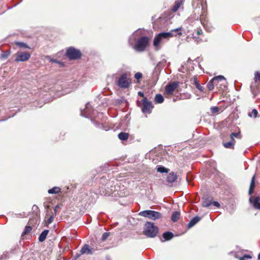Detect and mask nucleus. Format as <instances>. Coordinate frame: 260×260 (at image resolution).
Segmentation results:
<instances>
[{
	"instance_id": "34",
	"label": "nucleus",
	"mask_w": 260,
	"mask_h": 260,
	"mask_svg": "<svg viewBox=\"0 0 260 260\" xmlns=\"http://www.w3.org/2000/svg\"><path fill=\"white\" fill-rule=\"evenodd\" d=\"M226 87L227 83L224 84L223 82H220L217 87L219 89V90H224L226 88Z\"/></svg>"
},
{
	"instance_id": "23",
	"label": "nucleus",
	"mask_w": 260,
	"mask_h": 260,
	"mask_svg": "<svg viewBox=\"0 0 260 260\" xmlns=\"http://www.w3.org/2000/svg\"><path fill=\"white\" fill-rule=\"evenodd\" d=\"M118 137L120 140L125 141L128 139L129 134L127 133L121 132L118 135Z\"/></svg>"
},
{
	"instance_id": "39",
	"label": "nucleus",
	"mask_w": 260,
	"mask_h": 260,
	"mask_svg": "<svg viewBox=\"0 0 260 260\" xmlns=\"http://www.w3.org/2000/svg\"><path fill=\"white\" fill-rule=\"evenodd\" d=\"M139 30H137V31H136L132 36H131V37L129 38V42L130 43H132V40L133 41H134L136 40V38H135L134 37L135 36H137L138 33L139 32Z\"/></svg>"
},
{
	"instance_id": "42",
	"label": "nucleus",
	"mask_w": 260,
	"mask_h": 260,
	"mask_svg": "<svg viewBox=\"0 0 260 260\" xmlns=\"http://www.w3.org/2000/svg\"><path fill=\"white\" fill-rule=\"evenodd\" d=\"M50 61L51 62H54V63H58L59 64H60V66H62L63 65V63L57 60V59H51L50 58Z\"/></svg>"
},
{
	"instance_id": "25",
	"label": "nucleus",
	"mask_w": 260,
	"mask_h": 260,
	"mask_svg": "<svg viewBox=\"0 0 260 260\" xmlns=\"http://www.w3.org/2000/svg\"><path fill=\"white\" fill-rule=\"evenodd\" d=\"M182 3V2L181 0H176L175 2L174 6L172 8V11L174 12H176L178 10Z\"/></svg>"
},
{
	"instance_id": "6",
	"label": "nucleus",
	"mask_w": 260,
	"mask_h": 260,
	"mask_svg": "<svg viewBox=\"0 0 260 260\" xmlns=\"http://www.w3.org/2000/svg\"><path fill=\"white\" fill-rule=\"evenodd\" d=\"M67 56L71 59H78L81 56V53L79 50L73 47H70L67 50Z\"/></svg>"
},
{
	"instance_id": "19",
	"label": "nucleus",
	"mask_w": 260,
	"mask_h": 260,
	"mask_svg": "<svg viewBox=\"0 0 260 260\" xmlns=\"http://www.w3.org/2000/svg\"><path fill=\"white\" fill-rule=\"evenodd\" d=\"M174 237V234L171 232H167L162 234V237L165 239V241H168L172 239ZM161 241H164L162 240Z\"/></svg>"
},
{
	"instance_id": "32",
	"label": "nucleus",
	"mask_w": 260,
	"mask_h": 260,
	"mask_svg": "<svg viewBox=\"0 0 260 260\" xmlns=\"http://www.w3.org/2000/svg\"><path fill=\"white\" fill-rule=\"evenodd\" d=\"M169 169L163 166H157V171L160 173H168Z\"/></svg>"
},
{
	"instance_id": "43",
	"label": "nucleus",
	"mask_w": 260,
	"mask_h": 260,
	"mask_svg": "<svg viewBox=\"0 0 260 260\" xmlns=\"http://www.w3.org/2000/svg\"><path fill=\"white\" fill-rule=\"evenodd\" d=\"M58 208H59V205H57L55 206L54 209V212L52 213V215H54V216H55L56 215Z\"/></svg>"
},
{
	"instance_id": "26",
	"label": "nucleus",
	"mask_w": 260,
	"mask_h": 260,
	"mask_svg": "<svg viewBox=\"0 0 260 260\" xmlns=\"http://www.w3.org/2000/svg\"><path fill=\"white\" fill-rule=\"evenodd\" d=\"M60 188L59 187H54L51 189H50L48 190V192L50 194H56L59 193L60 191Z\"/></svg>"
},
{
	"instance_id": "35",
	"label": "nucleus",
	"mask_w": 260,
	"mask_h": 260,
	"mask_svg": "<svg viewBox=\"0 0 260 260\" xmlns=\"http://www.w3.org/2000/svg\"><path fill=\"white\" fill-rule=\"evenodd\" d=\"M10 54V51H7L3 53L1 55V58L3 59H6Z\"/></svg>"
},
{
	"instance_id": "16",
	"label": "nucleus",
	"mask_w": 260,
	"mask_h": 260,
	"mask_svg": "<svg viewBox=\"0 0 260 260\" xmlns=\"http://www.w3.org/2000/svg\"><path fill=\"white\" fill-rule=\"evenodd\" d=\"M200 21L204 28L208 32H211L212 31V27L209 26L208 22H207L205 19H203L202 17H201Z\"/></svg>"
},
{
	"instance_id": "40",
	"label": "nucleus",
	"mask_w": 260,
	"mask_h": 260,
	"mask_svg": "<svg viewBox=\"0 0 260 260\" xmlns=\"http://www.w3.org/2000/svg\"><path fill=\"white\" fill-rule=\"evenodd\" d=\"M142 77V74L140 72H137L135 74V78L137 80V82L139 83V80Z\"/></svg>"
},
{
	"instance_id": "33",
	"label": "nucleus",
	"mask_w": 260,
	"mask_h": 260,
	"mask_svg": "<svg viewBox=\"0 0 260 260\" xmlns=\"http://www.w3.org/2000/svg\"><path fill=\"white\" fill-rule=\"evenodd\" d=\"M231 139L232 140H235L234 138H237L240 139V132L238 133H232L231 134Z\"/></svg>"
},
{
	"instance_id": "29",
	"label": "nucleus",
	"mask_w": 260,
	"mask_h": 260,
	"mask_svg": "<svg viewBox=\"0 0 260 260\" xmlns=\"http://www.w3.org/2000/svg\"><path fill=\"white\" fill-rule=\"evenodd\" d=\"M212 202L210 200L205 199L202 203V206L204 207H209L212 205Z\"/></svg>"
},
{
	"instance_id": "24",
	"label": "nucleus",
	"mask_w": 260,
	"mask_h": 260,
	"mask_svg": "<svg viewBox=\"0 0 260 260\" xmlns=\"http://www.w3.org/2000/svg\"><path fill=\"white\" fill-rule=\"evenodd\" d=\"M180 216V213L178 211L173 212L171 216V220L175 222L178 221Z\"/></svg>"
},
{
	"instance_id": "56",
	"label": "nucleus",
	"mask_w": 260,
	"mask_h": 260,
	"mask_svg": "<svg viewBox=\"0 0 260 260\" xmlns=\"http://www.w3.org/2000/svg\"><path fill=\"white\" fill-rule=\"evenodd\" d=\"M2 257H3V256H1V257H0V259H1V258H2Z\"/></svg>"
},
{
	"instance_id": "53",
	"label": "nucleus",
	"mask_w": 260,
	"mask_h": 260,
	"mask_svg": "<svg viewBox=\"0 0 260 260\" xmlns=\"http://www.w3.org/2000/svg\"><path fill=\"white\" fill-rule=\"evenodd\" d=\"M257 259H258V260H260V253H259L258 254V255Z\"/></svg>"
},
{
	"instance_id": "41",
	"label": "nucleus",
	"mask_w": 260,
	"mask_h": 260,
	"mask_svg": "<svg viewBox=\"0 0 260 260\" xmlns=\"http://www.w3.org/2000/svg\"><path fill=\"white\" fill-rule=\"evenodd\" d=\"M109 235L110 234L109 233H104L102 236V240L103 241L106 240L109 236Z\"/></svg>"
},
{
	"instance_id": "51",
	"label": "nucleus",
	"mask_w": 260,
	"mask_h": 260,
	"mask_svg": "<svg viewBox=\"0 0 260 260\" xmlns=\"http://www.w3.org/2000/svg\"><path fill=\"white\" fill-rule=\"evenodd\" d=\"M162 62L166 63L167 62V60L165 59H162L161 60Z\"/></svg>"
},
{
	"instance_id": "54",
	"label": "nucleus",
	"mask_w": 260,
	"mask_h": 260,
	"mask_svg": "<svg viewBox=\"0 0 260 260\" xmlns=\"http://www.w3.org/2000/svg\"><path fill=\"white\" fill-rule=\"evenodd\" d=\"M4 120H5V119H1V120H0V121H4Z\"/></svg>"
},
{
	"instance_id": "7",
	"label": "nucleus",
	"mask_w": 260,
	"mask_h": 260,
	"mask_svg": "<svg viewBox=\"0 0 260 260\" xmlns=\"http://www.w3.org/2000/svg\"><path fill=\"white\" fill-rule=\"evenodd\" d=\"M30 57V54L27 52L18 51L16 53V57L14 61L15 62H23L27 61Z\"/></svg>"
},
{
	"instance_id": "44",
	"label": "nucleus",
	"mask_w": 260,
	"mask_h": 260,
	"mask_svg": "<svg viewBox=\"0 0 260 260\" xmlns=\"http://www.w3.org/2000/svg\"><path fill=\"white\" fill-rule=\"evenodd\" d=\"M54 217V215H51L49 217V218L48 219L47 223L48 224H50L53 221Z\"/></svg>"
},
{
	"instance_id": "31",
	"label": "nucleus",
	"mask_w": 260,
	"mask_h": 260,
	"mask_svg": "<svg viewBox=\"0 0 260 260\" xmlns=\"http://www.w3.org/2000/svg\"><path fill=\"white\" fill-rule=\"evenodd\" d=\"M254 179H255V177L254 176H253L251 181V183H250V187H249V194L252 193L253 191V188L255 186Z\"/></svg>"
},
{
	"instance_id": "28",
	"label": "nucleus",
	"mask_w": 260,
	"mask_h": 260,
	"mask_svg": "<svg viewBox=\"0 0 260 260\" xmlns=\"http://www.w3.org/2000/svg\"><path fill=\"white\" fill-rule=\"evenodd\" d=\"M193 82L197 89H198L199 90L201 91H203L204 88L200 85L199 82L196 77H194L193 78Z\"/></svg>"
},
{
	"instance_id": "36",
	"label": "nucleus",
	"mask_w": 260,
	"mask_h": 260,
	"mask_svg": "<svg viewBox=\"0 0 260 260\" xmlns=\"http://www.w3.org/2000/svg\"><path fill=\"white\" fill-rule=\"evenodd\" d=\"M32 230V228L30 226H26L25 227L24 230L23 232V235H26L29 233Z\"/></svg>"
},
{
	"instance_id": "11",
	"label": "nucleus",
	"mask_w": 260,
	"mask_h": 260,
	"mask_svg": "<svg viewBox=\"0 0 260 260\" xmlns=\"http://www.w3.org/2000/svg\"><path fill=\"white\" fill-rule=\"evenodd\" d=\"M93 248H90L88 244H84L81 248L80 253L81 254H92L93 253Z\"/></svg>"
},
{
	"instance_id": "48",
	"label": "nucleus",
	"mask_w": 260,
	"mask_h": 260,
	"mask_svg": "<svg viewBox=\"0 0 260 260\" xmlns=\"http://www.w3.org/2000/svg\"><path fill=\"white\" fill-rule=\"evenodd\" d=\"M244 257L245 258H251V256L249 255H247V254H245L244 255Z\"/></svg>"
},
{
	"instance_id": "22",
	"label": "nucleus",
	"mask_w": 260,
	"mask_h": 260,
	"mask_svg": "<svg viewBox=\"0 0 260 260\" xmlns=\"http://www.w3.org/2000/svg\"><path fill=\"white\" fill-rule=\"evenodd\" d=\"M154 101L155 103L161 104L164 101V98L161 94H157L155 96Z\"/></svg>"
},
{
	"instance_id": "2",
	"label": "nucleus",
	"mask_w": 260,
	"mask_h": 260,
	"mask_svg": "<svg viewBox=\"0 0 260 260\" xmlns=\"http://www.w3.org/2000/svg\"><path fill=\"white\" fill-rule=\"evenodd\" d=\"M158 232V228L152 222H146L144 225V234L148 237L154 238Z\"/></svg>"
},
{
	"instance_id": "9",
	"label": "nucleus",
	"mask_w": 260,
	"mask_h": 260,
	"mask_svg": "<svg viewBox=\"0 0 260 260\" xmlns=\"http://www.w3.org/2000/svg\"><path fill=\"white\" fill-rule=\"evenodd\" d=\"M179 83L178 82H173L168 84L165 88V93L167 95L173 94L174 91L178 87Z\"/></svg>"
},
{
	"instance_id": "8",
	"label": "nucleus",
	"mask_w": 260,
	"mask_h": 260,
	"mask_svg": "<svg viewBox=\"0 0 260 260\" xmlns=\"http://www.w3.org/2000/svg\"><path fill=\"white\" fill-rule=\"evenodd\" d=\"M153 108V106L152 103L149 102L146 98H144L142 100V112L144 113H150Z\"/></svg>"
},
{
	"instance_id": "27",
	"label": "nucleus",
	"mask_w": 260,
	"mask_h": 260,
	"mask_svg": "<svg viewBox=\"0 0 260 260\" xmlns=\"http://www.w3.org/2000/svg\"><path fill=\"white\" fill-rule=\"evenodd\" d=\"M216 78H212L208 83L207 84V87L209 90H212L214 89V82H216Z\"/></svg>"
},
{
	"instance_id": "50",
	"label": "nucleus",
	"mask_w": 260,
	"mask_h": 260,
	"mask_svg": "<svg viewBox=\"0 0 260 260\" xmlns=\"http://www.w3.org/2000/svg\"><path fill=\"white\" fill-rule=\"evenodd\" d=\"M95 124L96 125L97 127H100V124L99 122H96L95 123Z\"/></svg>"
},
{
	"instance_id": "17",
	"label": "nucleus",
	"mask_w": 260,
	"mask_h": 260,
	"mask_svg": "<svg viewBox=\"0 0 260 260\" xmlns=\"http://www.w3.org/2000/svg\"><path fill=\"white\" fill-rule=\"evenodd\" d=\"M176 174L174 172H171L168 175L167 180L168 182L172 183L176 181Z\"/></svg>"
},
{
	"instance_id": "49",
	"label": "nucleus",
	"mask_w": 260,
	"mask_h": 260,
	"mask_svg": "<svg viewBox=\"0 0 260 260\" xmlns=\"http://www.w3.org/2000/svg\"><path fill=\"white\" fill-rule=\"evenodd\" d=\"M81 255V253H80V254H78V253H77V254L76 255V256H75V258L76 259V258H78V257H79Z\"/></svg>"
},
{
	"instance_id": "30",
	"label": "nucleus",
	"mask_w": 260,
	"mask_h": 260,
	"mask_svg": "<svg viewBox=\"0 0 260 260\" xmlns=\"http://www.w3.org/2000/svg\"><path fill=\"white\" fill-rule=\"evenodd\" d=\"M258 115V112L257 111L254 109H253L251 112H249L248 114V115L250 117H253L254 118H256Z\"/></svg>"
},
{
	"instance_id": "4",
	"label": "nucleus",
	"mask_w": 260,
	"mask_h": 260,
	"mask_svg": "<svg viewBox=\"0 0 260 260\" xmlns=\"http://www.w3.org/2000/svg\"><path fill=\"white\" fill-rule=\"evenodd\" d=\"M132 80L128 77L127 73L122 74L119 78L117 84L121 88H128L131 85Z\"/></svg>"
},
{
	"instance_id": "45",
	"label": "nucleus",
	"mask_w": 260,
	"mask_h": 260,
	"mask_svg": "<svg viewBox=\"0 0 260 260\" xmlns=\"http://www.w3.org/2000/svg\"><path fill=\"white\" fill-rule=\"evenodd\" d=\"M212 205H213V206L216 207H218L219 208V206H220V204L217 202V201H214V202H212Z\"/></svg>"
},
{
	"instance_id": "3",
	"label": "nucleus",
	"mask_w": 260,
	"mask_h": 260,
	"mask_svg": "<svg viewBox=\"0 0 260 260\" xmlns=\"http://www.w3.org/2000/svg\"><path fill=\"white\" fill-rule=\"evenodd\" d=\"M149 41V38L147 37H141L138 39L133 47L137 51L142 52L147 46Z\"/></svg>"
},
{
	"instance_id": "37",
	"label": "nucleus",
	"mask_w": 260,
	"mask_h": 260,
	"mask_svg": "<svg viewBox=\"0 0 260 260\" xmlns=\"http://www.w3.org/2000/svg\"><path fill=\"white\" fill-rule=\"evenodd\" d=\"M219 108L218 107H212L210 108L211 112L212 114L218 113L219 111Z\"/></svg>"
},
{
	"instance_id": "12",
	"label": "nucleus",
	"mask_w": 260,
	"mask_h": 260,
	"mask_svg": "<svg viewBox=\"0 0 260 260\" xmlns=\"http://www.w3.org/2000/svg\"><path fill=\"white\" fill-rule=\"evenodd\" d=\"M251 91L253 94V96L255 97L258 93L259 90L258 88V85L257 82H253L250 85Z\"/></svg>"
},
{
	"instance_id": "15",
	"label": "nucleus",
	"mask_w": 260,
	"mask_h": 260,
	"mask_svg": "<svg viewBox=\"0 0 260 260\" xmlns=\"http://www.w3.org/2000/svg\"><path fill=\"white\" fill-rule=\"evenodd\" d=\"M235 140L231 139L230 141L228 142H223V145L225 148L234 149L235 144Z\"/></svg>"
},
{
	"instance_id": "47",
	"label": "nucleus",
	"mask_w": 260,
	"mask_h": 260,
	"mask_svg": "<svg viewBox=\"0 0 260 260\" xmlns=\"http://www.w3.org/2000/svg\"><path fill=\"white\" fill-rule=\"evenodd\" d=\"M202 32H203L202 30V29H198V30H197V34H198V35H200L202 34Z\"/></svg>"
},
{
	"instance_id": "46",
	"label": "nucleus",
	"mask_w": 260,
	"mask_h": 260,
	"mask_svg": "<svg viewBox=\"0 0 260 260\" xmlns=\"http://www.w3.org/2000/svg\"><path fill=\"white\" fill-rule=\"evenodd\" d=\"M138 95H139V96H141V97H143V98H144V93H143L142 92H141V91H139V92H138Z\"/></svg>"
},
{
	"instance_id": "5",
	"label": "nucleus",
	"mask_w": 260,
	"mask_h": 260,
	"mask_svg": "<svg viewBox=\"0 0 260 260\" xmlns=\"http://www.w3.org/2000/svg\"><path fill=\"white\" fill-rule=\"evenodd\" d=\"M139 215L143 217H147L153 220H155L162 217V215L160 212L153 210H144L140 212Z\"/></svg>"
},
{
	"instance_id": "38",
	"label": "nucleus",
	"mask_w": 260,
	"mask_h": 260,
	"mask_svg": "<svg viewBox=\"0 0 260 260\" xmlns=\"http://www.w3.org/2000/svg\"><path fill=\"white\" fill-rule=\"evenodd\" d=\"M254 82H257V81H260V72H256L254 74Z\"/></svg>"
},
{
	"instance_id": "52",
	"label": "nucleus",
	"mask_w": 260,
	"mask_h": 260,
	"mask_svg": "<svg viewBox=\"0 0 260 260\" xmlns=\"http://www.w3.org/2000/svg\"><path fill=\"white\" fill-rule=\"evenodd\" d=\"M240 260H245V257L243 256L241 257L240 258Z\"/></svg>"
},
{
	"instance_id": "18",
	"label": "nucleus",
	"mask_w": 260,
	"mask_h": 260,
	"mask_svg": "<svg viewBox=\"0 0 260 260\" xmlns=\"http://www.w3.org/2000/svg\"><path fill=\"white\" fill-rule=\"evenodd\" d=\"M201 218L199 216L194 217L189 222L188 224V228H190L194 226L196 223H197L200 220Z\"/></svg>"
},
{
	"instance_id": "14",
	"label": "nucleus",
	"mask_w": 260,
	"mask_h": 260,
	"mask_svg": "<svg viewBox=\"0 0 260 260\" xmlns=\"http://www.w3.org/2000/svg\"><path fill=\"white\" fill-rule=\"evenodd\" d=\"M249 201L253 203V206L255 209L260 210V198L259 197L254 198L253 202L252 201V198H250Z\"/></svg>"
},
{
	"instance_id": "20",
	"label": "nucleus",
	"mask_w": 260,
	"mask_h": 260,
	"mask_svg": "<svg viewBox=\"0 0 260 260\" xmlns=\"http://www.w3.org/2000/svg\"><path fill=\"white\" fill-rule=\"evenodd\" d=\"M49 231L48 230H45L44 231H43L41 234H40V235L39 236V241L40 242H43L44 241H45V240L46 239V237L47 236V235L49 233Z\"/></svg>"
},
{
	"instance_id": "55",
	"label": "nucleus",
	"mask_w": 260,
	"mask_h": 260,
	"mask_svg": "<svg viewBox=\"0 0 260 260\" xmlns=\"http://www.w3.org/2000/svg\"><path fill=\"white\" fill-rule=\"evenodd\" d=\"M70 91H67L66 93H69Z\"/></svg>"
},
{
	"instance_id": "21",
	"label": "nucleus",
	"mask_w": 260,
	"mask_h": 260,
	"mask_svg": "<svg viewBox=\"0 0 260 260\" xmlns=\"http://www.w3.org/2000/svg\"><path fill=\"white\" fill-rule=\"evenodd\" d=\"M14 44L20 48L30 49V47L28 45L22 42L16 41L14 42Z\"/></svg>"
},
{
	"instance_id": "10",
	"label": "nucleus",
	"mask_w": 260,
	"mask_h": 260,
	"mask_svg": "<svg viewBox=\"0 0 260 260\" xmlns=\"http://www.w3.org/2000/svg\"><path fill=\"white\" fill-rule=\"evenodd\" d=\"M89 103L86 104V107L84 110L81 111V115L82 116H84L85 117H91L92 116L91 110L89 109Z\"/></svg>"
},
{
	"instance_id": "1",
	"label": "nucleus",
	"mask_w": 260,
	"mask_h": 260,
	"mask_svg": "<svg viewBox=\"0 0 260 260\" xmlns=\"http://www.w3.org/2000/svg\"><path fill=\"white\" fill-rule=\"evenodd\" d=\"M181 29V27H179L172 29L169 32H160L156 35L153 42V45L156 49L159 50L161 48L160 45L164 44L165 41H168L170 38L176 36L174 34V32H177L179 35H182Z\"/></svg>"
},
{
	"instance_id": "13",
	"label": "nucleus",
	"mask_w": 260,
	"mask_h": 260,
	"mask_svg": "<svg viewBox=\"0 0 260 260\" xmlns=\"http://www.w3.org/2000/svg\"><path fill=\"white\" fill-rule=\"evenodd\" d=\"M213 78H216L217 80L216 82H214V86H217L218 87L220 82H223L224 84L226 83L225 78L222 75L214 77Z\"/></svg>"
}]
</instances>
